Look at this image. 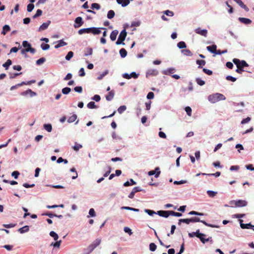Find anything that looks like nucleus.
<instances>
[{
	"instance_id": "864d4df0",
	"label": "nucleus",
	"mask_w": 254,
	"mask_h": 254,
	"mask_svg": "<svg viewBox=\"0 0 254 254\" xmlns=\"http://www.w3.org/2000/svg\"><path fill=\"white\" fill-rule=\"evenodd\" d=\"M185 111L187 114V115L189 116H190L191 115V109L190 107L188 106L185 108Z\"/></svg>"
},
{
	"instance_id": "dca6fc26",
	"label": "nucleus",
	"mask_w": 254,
	"mask_h": 254,
	"mask_svg": "<svg viewBox=\"0 0 254 254\" xmlns=\"http://www.w3.org/2000/svg\"><path fill=\"white\" fill-rule=\"evenodd\" d=\"M239 20L245 24H250L252 23V20L249 18H244V17H239Z\"/></svg>"
},
{
	"instance_id": "412c9836",
	"label": "nucleus",
	"mask_w": 254,
	"mask_h": 254,
	"mask_svg": "<svg viewBox=\"0 0 254 254\" xmlns=\"http://www.w3.org/2000/svg\"><path fill=\"white\" fill-rule=\"evenodd\" d=\"M62 241L61 240L57 241V242L55 243H52L50 244V246H53L54 248H57L58 249H59Z\"/></svg>"
},
{
	"instance_id": "de8ad7c7",
	"label": "nucleus",
	"mask_w": 254,
	"mask_h": 254,
	"mask_svg": "<svg viewBox=\"0 0 254 254\" xmlns=\"http://www.w3.org/2000/svg\"><path fill=\"white\" fill-rule=\"evenodd\" d=\"M194 234L195 235V236L197 238L200 237V236H206L204 234L200 233L199 229L197 230L196 232H195V234Z\"/></svg>"
},
{
	"instance_id": "680f3d73",
	"label": "nucleus",
	"mask_w": 254,
	"mask_h": 254,
	"mask_svg": "<svg viewBox=\"0 0 254 254\" xmlns=\"http://www.w3.org/2000/svg\"><path fill=\"white\" fill-rule=\"evenodd\" d=\"M19 175V173L18 171H13L11 174V176L12 177H13L16 179L18 178V177Z\"/></svg>"
},
{
	"instance_id": "5701e85b",
	"label": "nucleus",
	"mask_w": 254,
	"mask_h": 254,
	"mask_svg": "<svg viewBox=\"0 0 254 254\" xmlns=\"http://www.w3.org/2000/svg\"><path fill=\"white\" fill-rule=\"evenodd\" d=\"M196 64L198 65V68H201L202 66L206 64V62L204 60H197L196 61Z\"/></svg>"
},
{
	"instance_id": "ddd939ff",
	"label": "nucleus",
	"mask_w": 254,
	"mask_h": 254,
	"mask_svg": "<svg viewBox=\"0 0 254 254\" xmlns=\"http://www.w3.org/2000/svg\"><path fill=\"white\" fill-rule=\"evenodd\" d=\"M51 23V21L48 20L46 22L43 23L39 28L38 31L41 32L42 31L46 30Z\"/></svg>"
},
{
	"instance_id": "9b49d317",
	"label": "nucleus",
	"mask_w": 254,
	"mask_h": 254,
	"mask_svg": "<svg viewBox=\"0 0 254 254\" xmlns=\"http://www.w3.org/2000/svg\"><path fill=\"white\" fill-rule=\"evenodd\" d=\"M158 74V71L156 69H148L146 73V77H148L149 76H155L157 75Z\"/></svg>"
},
{
	"instance_id": "f3484780",
	"label": "nucleus",
	"mask_w": 254,
	"mask_h": 254,
	"mask_svg": "<svg viewBox=\"0 0 254 254\" xmlns=\"http://www.w3.org/2000/svg\"><path fill=\"white\" fill-rule=\"evenodd\" d=\"M118 33V31L117 30H115L111 32L110 34V39L112 41H114L116 39Z\"/></svg>"
},
{
	"instance_id": "4468645a",
	"label": "nucleus",
	"mask_w": 254,
	"mask_h": 254,
	"mask_svg": "<svg viewBox=\"0 0 254 254\" xmlns=\"http://www.w3.org/2000/svg\"><path fill=\"white\" fill-rule=\"evenodd\" d=\"M207 50L210 52L216 54L217 52V46L216 45H212V46H209L206 47Z\"/></svg>"
},
{
	"instance_id": "6e6552de",
	"label": "nucleus",
	"mask_w": 254,
	"mask_h": 254,
	"mask_svg": "<svg viewBox=\"0 0 254 254\" xmlns=\"http://www.w3.org/2000/svg\"><path fill=\"white\" fill-rule=\"evenodd\" d=\"M195 32L199 35L206 37L207 35V30L206 29H201L200 28H197L195 29Z\"/></svg>"
},
{
	"instance_id": "a878e982",
	"label": "nucleus",
	"mask_w": 254,
	"mask_h": 254,
	"mask_svg": "<svg viewBox=\"0 0 254 254\" xmlns=\"http://www.w3.org/2000/svg\"><path fill=\"white\" fill-rule=\"evenodd\" d=\"M29 227L28 226H25L19 229L18 231L20 233L22 234V233L28 232L29 231Z\"/></svg>"
},
{
	"instance_id": "1a4fd4ad",
	"label": "nucleus",
	"mask_w": 254,
	"mask_h": 254,
	"mask_svg": "<svg viewBox=\"0 0 254 254\" xmlns=\"http://www.w3.org/2000/svg\"><path fill=\"white\" fill-rule=\"evenodd\" d=\"M157 214L160 216L167 218L171 215V211L160 210L157 211Z\"/></svg>"
},
{
	"instance_id": "423d86ee",
	"label": "nucleus",
	"mask_w": 254,
	"mask_h": 254,
	"mask_svg": "<svg viewBox=\"0 0 254 254\" xmlns=\"http://www.w3.org/2000/svg\"><path fill=\"white\" fill-rule=\"evenodd\" d=\"M75 23L74 24V27L77 28L81 26L83 24V21L81 17H77L75 19Z\"/></svg>"
},
{
	"instance_id": "6e6d98bb",
	"label": "nucleus",
	"mask_w": 254,
	"mask_h": 254,
	"mask_svg": "<svg viewBox=\"0 0 254 254\" xmlns=\"http://www.w3.org/2000/svg\"><path fill=\"white\" fill-rule=\"evenodd\" d=\"M34 8V5L32 3H29L27 5V11L28 12H31Z\"/></svg>"
},
{
	"instance_id": "f03ea898",
	"label": "nucleus",
	"mask_w": 254,
	"mask_h": 254,
	"mask_svg": "<svg viewBox=\"0 0 254 254\" xmlns=\"http://www.w3.org/2000/svg\"><path fill=\"white\" fill-rule=\"evenodd\" d=\"M208 100L212 103H215L217 102H218L220 100H224L226 98L225 96L220 93H215L212 95H210L208 96Z\"/></svg>"
},
{
	"instance_id": "69168bd1",
	"label": "nucleus",
	"mask_w": 254,
	"mask_h": 254,
	"mask_svg": "<svg viewBox=\"0 0 254 254\" xmlns=\"http://www.w3.org/2000/svg\"><path fill=\"white\" fill-rule=\"evenodd\" d=\"M74 90L75 92H78V93H81L82 92V88L81 86H76Z\"/></svg>"
},
{
	"instance_id": "774afa93",
	"label": "nucleus",
	"mask_w": 254,
	"mask_h": 254,
	"mask_svg": "<svg viewBox=\"0 0 254 254\" xmlns=\"http://www.w3.org/2000/svg\"><path fill=\"white\" fill-rule=\"evenodd\" d=\"M89 215L92 217H95L96 215L95 212L93 208H91L89 211Z\"/></svg>"
},
{
	"instance_id": "2f4dec72",
	"label": "nucleus",
	"mask_w": 254,
	"mask_h": 254,
	"mask_svg": "<svg viewBox=\"0 0 254 254\" xmlns=\"http://www.w3.org/2000/svg\"><path fill=\"white\" fill-rule=\"evenodd\" d=\"M11 64V61L10 59H8L4 64H3L2 65L6 69H7L8 67Z\"/></svg>"
},
{
	"instance_id": "e2e57ef3",
	"label": "nucleus",
	"mask_w": 254,
	"mask_h": 254,
	"mask_svg": "<svg viewBox=\"0 0 254 254\" xmlns=\"http://www.w3.org/2000/svg\"><path fill=\"white\" fill-rule=\"evenodd\" d=\"M43 215H46L50 218H53L54 217L57 216V214L51 212H47L46 213L43 214Z\"/></svg>"
},
{
	"instance_id": "58836bf2",
	"label": "nucleus",
	"mask_w": 254,
	"mask_h": 254,
	"mask_svg": "<svg viewBox=\"0 0 254 254\" xmlns=\"http://www.w3.org/2000/svg\"><path fill=\"white\" fill-rule=\"evenodd\" d=\"M189 215H198V216H202L204 215L203 213L198 212L195 211H191L189 213Z\"/></svg>"
},
{
	"instance_id": "ea45409f",
	"label": "nucleus",
	"mask_w": 254,
	"mask_h": 254,
	"mask_svg": "<svg viewBox=\"0 0 254 254\" xmlns=\"http://www.w3.org/2000/svg\"><path fill=\"white\" fill-rule=\"evenodd\" d=\"M239 66H240L241 68H244V67L248 66V64L245 61H242L240 62Z\"/></svg>"
},
{
	"instance_id": "79ce46f5",
	"label": "nucleus",
	"mask_w": 254,
	"mask_h": 254,
	"mask_svg": "<svg viewBox=\"0 0 254 254\" xmlns=\"http://www.w3.org/2000/svg\"><path fill=\"white\" fill-rule=\"evenodd\" d=\"M71 91V89L69 87H64L62 89V93L64 94H67Z\"/></svg>"
},
{
	"instance_id": "2eb2a0df",
	"label": "nucleus",
	"mask_w": 254,
	"mask_h": 254,
	"mask_svg": "<svg viewBox=\"0 0 254 254\" xmlns=\"http://www.w3.org/2000/svg\"><path fill=\"white\" fill-rule=\"evenodd\" d=\"M240 226L242 229H249L250 228L254 227V225H252L251 223L243 224L242 223L243 220L240 219Z\"/></svg>"
},
{
	"instance_id": "49530a36",
	"label": "nucleus",
	"mask_w": 254,
	"mask_h": 254,
	"mask_svg": "<svg viewBox=\"0 0 254 254\" xmlns=\"http://www.w3.org/2000/svg\"><path fill=\"white\" fill-rule=\"evenodd\" d=\"M42 10L39 9L37 10L36 13L33 16V18H36L38 17V16H41L42 15Z\"/></svg>"
},
{
	"instance_id": "5fc2aeb1",
	"label": "nucleus",
	"mask_w": 254,
	"mask_h": 254,
	"mask_svg": "<svg viewBox=\"0 0 254 254\" xmlns=\"http://www.w3.org/2000/svg\"><path fill=\"white\" fill-rule=\"evenodd\" d=\"M22 45L25 49L29 48L31 47V45L27 41H23Z\"/></svg>"
},
{
	"instance_id": "338daca9",
	"label": "nucleus",
	"mask_w": 254,
	"mask_h": 254,
	"mask_svg": "<svg viewBox=\"0 0 254 254\" xmlns=\"http://www.w3.org/2000/svg\"><path fill=\"white\" fill-rule=\"evenodd\" d=\"M154 97V94L152 92H150L148 93L147 95V98L148 99H153Z\"/></svg>"
},
{
	"instance_id": "3c124183",
	"label": "nucleus",
	"mask_w": 254,
	"mask_h": 254,
	"mask_svg": "<svg viewBox=\"0 0 254 254\" xmlns=\"http://www.w3.org/2000/svg\"><path fill=\"white\" fill-rule=\"evenodd\" d=\"M196 82H197V83L198 85H199L200 86H202L205 84L204 81L202 80V79H201L199 78H197L196 79Z\"/></svg>"
},
{
	"instance_id": "7ed1b4c3",
	"label": "nucleus",
	"mask_w": 254,
	"mask_h": 254,
	"mask_svg": "<svg viewBox=\"0 0 254 254\" xmlns=\"http://www.w3.org/2000/svg\"><path fill=\"white\" fill-rule=\"evenodd\" d=\"M127 35V33L126 32V29H124L120 33L119 36L118 37V39L116 44L117 45H120L122 44L124 45L125 43H123V42L125 41Z\"/></svg>"
},
{
	"instance_id": "37998d69",
	"label": "nucleus",
	"mask_w": 254,
	"mask_h": 254,
	"mask_svg": "<svg viewBox=\"0 0 254 254\" xmlns=\"http://www.w3.org/2000/svg\"><path fill=\"white\" fill-rule=\"evenodd\" d=\"M204 236H200V237H198L203 244H205L206 242H208L209 239L211 238V237H210L207 239H204Z\"/></svg>"
},
{
	"instance_id": "f704fd0d",
	"label": "nucleus",
	"mask_w": 254,
	"mask_h": 254,
	"mask_svg": "<svg viewBox=\"0 0 254 254\" xmlns=\"http://www.w3.org/2000/svg\"><path fill=\"white\" fill-rule=\"evenodd\" d=\"M177 46L180 49H183V48H186L187 45H186L185 42H184V41H181L178 43Z\"/></svg>"
},
{
	"instance_id": "c85d7f7f",
	"label": "nucleus",
	"mask_w": 254,
	"mask_h": 254,
	"mask_svg": "<svg viewBox=\"0 0 254 254\" xmlns=\"http://www.w3.org/2000/svg\"><path fill=\"white\" fill-rule=\"evenodd\" d=\"M115 15V12L113 10H110L107 13V17L109 19L113 18Z\"/></svg>"
},
{
	"instance_id": "13d9d810",
	"label": "nucleus",
	"mask_w": 254,
	"mask_h": 254,
	"mask_svg": "<svg viewBox=\"0 0 254 254\" xmlns=\"http://www.w3.org/2000/svg\"><path fill=\"white\" fill-rule=\"evenodd\" d=\"M171 215L176 216V217H180L182 215V213L179 212H176L173 211H171Z\"/></svg>"
},
{
	"instance_id": "f257e3e1",
	"label": "nucleus",
	"mask_w": 254,
	"mask_h": 254,
	"mask_svg": "<svg viewBox=\"0 0 254 254\" xmlns=\"http://www.w3.org/2000/svg\"><path fill=\"white\" fill-rule=\"evenodd\" d=\"M100 29H104V28H96V27H90L86 28H82L80 29L78 33L79 35H82L84 33L90 34L92 33L93 35H98L100 34L101 30Z\"/></svg>"
},
{
	"instance_id": "39448f33",
	"label": "nucleus",
	"mask_w": 254,
	"mask_h": 254,
	"mask_svg": "<svg viewBox=\"0 0 254 254\" xmlns=\"http://www.w3.org/2000/svg\"><path fill=\"white\" fill-rule=\"evenodd\" d=\"M190 220H191V223L200 222L202 223L203 224H204L205 226H207L208 227H210L212 228L217 227V226H216L215 225L207 223L205 221L200 220V218L198 217H191V218H190Z\"/></svg>"
},
{
	"instance_id": "052dcab7",
	"label": "nucleus",
	"mask_w": 254,
	"mask_h": 254,
	"mask_svg": "<svg viewBox=\"0 0 254 254\" xmlns=\"http://www.w3.org/2000/svg\"><path fill=\"white\" fill-rule=\"evenodd\" d=\"M203 71L205 73H206V74H208L209 75H212V73H213L211 70H209L208 69L205 68H203Z\"/></svg>"
},
{
	"instance_id": "473e14b6",
	"label": "nucleus",
	"mask_w": 254,
	"mask_h": 254,
	"mask_svg": "<svg viewBox=\"0 0 254 254\" xmlns=\"http://www.w3.org/2000/svg\"><path fill=\"white\" fill-rule=\"evenodd\" d=\"M44 127L48 132H51L52 130V125L50 124H45L44 125Z\"/></svg>"
},
{
	"instance_id": "09e8293b",
	"label": "nucleus",
	"mask_w": 254,
	"mask_h": 254,
	"mask_svg": "<svg viewBox=\"0 0 254 254\" xmlns=\"http://www.w3.org/2000/svg\"><path fill=\"white\" fill-rule=\"evenodd\" d=\"M82 147V146L81 144L75 143V145L73 147V148L75 151H77Z\"/></svg>"
},
{
	"instance_id": "72a5a7b5",
	"label": "nucleus",
	"mask_w": 254,
	"mask_h": 254,
	"mask_svg": "<svg viewBox=\"0 0 254 254\" xmlns=\"http://www.w3.org/2000/svg\"><path fill=\"white\" fill-rule=\"evenodd\" d=\"M87 106L89 109H95L97 108V107L95 105V103L93 101L88 103Z\"/></svg>"
},
{
	"instance_id": "4be33fe9",
	"label": "nucleus",
	"mask_w": 254,
	"mask_h": 254,
	"mask_svg": "<svg viewBox=\"0 0 254 254\" xmlns=\"http://www.w3.org/2000/svg\"><path fill=\"white\" fill-rule=\"evenodd\" d=\"M181 222L185 223L187 224H189L190 223H191L190 218L180 219L179 220V225H180Z\"/></svg>"
},
{
	"instance_id": "aec40b11",
	"label": "nucleus",
	"mask_w": 254,
	"mask_h": 254,
	"mask_svg": "<svg viewBox=\"0 0 254 254\" xmlns=\"http://www.w3.org/2000/svg\"><path fill=\"white\" fill-rule=\"evenodd\" d=\"M10 30V28L8 25H5L2 28L1 34L5 35Z\"/></svg>"
},
{
	"instance_id": "f8f14e48",
	"label": "nucleus",
	"mask_w": 254,
	"mask_h": 254,
	"mask_svg": "<svg viewBox=\"0 0 254 254\" xmlns=\"http://www.w3.org/2000/svg\"><path fill=\"white\" fill-rule=\"evenodd\" d=\"M160 171H159V168L157 167L155 168L154 170L150 171L148 172V175L152 176L155 175V177L156 178H158L160 174Z\"/></svg>"
},
{
	"instance_id": "a19ab883",
	"label": "nucleus",
	"mask_w": 254,
	"mask_h": 254,
	"mask_svg": "<svg viewBox=\"0 0 254 254\" xmlns=\"http://www.w3.org/2000/svg\"><path fill=\"white\" fill-rule=\"evenodd\" d=\"M156 248H157V246L154 243H152L149 245V249L151 251H152V252L155 251L156 250Z\"/></svg>"
},
{
	"instance_id": "0eeeda50",
	"label": "nucleus",
	"mask_w": 254,
	"mask_h": 254,
	"mask_svg": "<svg viewBox=\"0 0 254 254\" xmlns=\"http://www.w3.org/2000/svg\"><path fill=\"white\" fill-rule=\"evenodd\" d=\"M138 74H136L135 72H132L130 74L127 73H124L123 74V77L127 79H130L131 77L136 79L138 78Z\"/></svg>"
},
{
	"instance_id": "cd10ccee",
	"label": "nucleus",
	"mask_w": 254,
	"mask_h": 254,
	"mask_svg": "<svg viewBox=\"0 0 254 254\" xmlns=\"http://www.w3.org/2000/svg\"><path fill=\"white\" fill-rule=\"evenodd\" d=\"M130 182H131V183H129V181H127V182H125L124 184V186L125 187H128V186H129L131 185H135L136 184V182L135 181H134L132 179H130Z\"/></svg>"
},
{
	"instance_id": "8fccbe9b",
	"label": "nucleus",
	"mask_w": 254,
	"mask_h": 254,
	"mask_svg": "<svg viewBox=\"0 0 254 254\" xmlns=\"http://www.w3.org/2000/svg\"><path fill=\"white\" fill-rule=\"evenodd\" d=\"M35 82H36V81L35 80H32L31 81H29L27 82V83L25 82H22V83H21L20 84H18V86H21V85H22L31 84L32 83H35Z\"/></svg>"
},
{
	"instance_id": "bb28decb",
	"label": "nucleus",
	"mask_w": 254,
	"mask_h": 254,
	"mask_svg": "<svg viewBox=\"0 0 254 254\" xmlns=\"http://www.w3.org/2000/svg\"><path fill=\"white\" fill-rule=\"evenodd\" d=\"M120 54L122 58H125L127 55V52L126 49L122 48L120 50Z\"/></svg>"
},
{
	"instance_id": "7c9ffc66",
	"label": "nucleus",
	"mask_w": 254,
	"mask_h": 254,
	"mask_svg": "<svg viewBox=\"0 0 254 254\" xmlns=\"http://www.w3.org/2000/svg\"><path fill=\"white\" fill-rule=\"evenodd\" d=\"M175 72V69L174 68H169L167 70L163 71V73L166 75H171L173 74Z\"/></svg>"
},
{
	"instance_id": "a211bd4d",
	"label": "nucleus",
	"mask_w": 254,
	"mask_h": 254,
	"mask_svg": "<svg viewBox=\"0 0 254 254\" xmlns=\"http://www.w3.org/2000/svg\"><path fill=\"white\" fill-rule=\"evenodd\" d=\"M58 44L55 46V48L58 49L61 47L66 46L67 43L64 42L63 40H61L58 41Z\"/></svg>"
},
{
	"instance_id": "0e129e2a",
	"label": "nucleus",
	"mask_w": 254,
	"mask_h": 254,
	"mask_svg": "<svg viewBox=\"0 0 254 254\" xmlns=\"http://www.w3.org/2000/svg\"><path fill=\"white\" fill-rule=\"evenodd\" d=\"M124 231L126 233H128L129 235H131L132 234V232H131V230L127 227H126L124 228Z\"/></svg>"
},
{
	"instance_id": "4c0bfd02",
	"label": "nucleus",
	"mask_w": 254,
	"mask_h": 254,
	"mask_svg": "<svg viewBox=\"0 0 254 254\" xmlns=\"http://www.w3.org/2000/svg\"><path fill=\"white\" fill-rule=\"evenodd\" d=\"M127 109V107L125 105H123L120 106L118 109V111L120 114L123 113Z\"/></svg>"
},
{
	"instance_id": "e433bc0d",
	"label": "nucleus",
	"mask_w": 254,
	"mask_h": 254,
	"mask_svg": "<svg viewBox=\"0 0 254 254\" xmlns=\"http://www.w3.org/2000/svg\"><path fill=\"white\" fill-rule=\"evenodd\" d=\"M73 56V53L72 51L69 52L65 56V59L67 61L70 60Z\"/></svg>"
},
{
	"instance_id": "c756f323",
	"label": "nucleus",
	"mask_w": 254,
	"mask_h": 254,
	"mask_svg": "<svg viewBox=\"0 0 254 254\" xmlns=\"http://www.w3.org/2000/svg\"><path fill=\"white\" fill-rule=\"evenodd\" d=\"M50 235L53 237L55 241H57L59 238L58 235L54 231H51L50 232Z\"/></svg>"
},
{
	"instance_id": "603ef678",
	"label": "nucleus",
	"mask_w": 254,
	"mask_h": 254,
	"mask_svg": "<svg viewBox=\"0 0 254 254\" xmlns=\"http://www.w3.org/2000/svg\"><path fill=\"white\" fill-rule=\"evenodd\" d=\"M41 48L43 50H47L50 48V45L47 44H42L41 45Z\"/></svg>"
},
{
	"instance_id": "b1692460",
	"label": "nucleus",
	"mask_w": 254,
	"mask_h": 254,
	"mask_svg": "<svg viewBox=\"0 0 254 254\" xmlns=\"http://www.w3.org/2000/svg\"><path fill=\"white\" fill-rule=\"evenodd\" d=\"M182 53L187 56H192V54L191 51L189 49H184L182 50Z\"/></svg>"
},
{
	"instance_id": "c9c22d12",
	"label": "nucleus",
	"mask_w": 254,
	"mask_h": 254,
	"mask_svg": "<svg viewBox=\"0 0 254 254\" xmlns=\"http://www.w3.org/2000/svg\"><path fill=\"white\" fill-rule=\"evenodd\" d=\"M207 193L209 197H213L216 195L217 192L212 190H207Z\"/></svg>"
},
{
	"instance_id": "20e7f679",
	"label": "nucleus",
	"mask_w": 254,
	"mask_h": 254,
	"mask_svg": "<svg viewBox=\"0 0 254 254\" xmlns=\"http://www.w3.org/2000/svg\"><path fill=\"white\" fill-rule=\"evenodd\" d=\"M101 242V239H96L88 247V250L90 253L92 252Z\"/></svg>"
},
{
	"instance_id": "9d476101",
	"label": "nucleus",
	"mask_w": 254,
	"mask_h": 254,
	"mask_svg": "<svg viewBox=\"0 0 254 254\" xmlns=\"http://www.w3.org/2000/svg\"><path fill=\"white\" fill-rule=\"evenodd\" d=\"M248 204V202L246 200H238L235 201V205L237 207H244L246 206Z\"/></svg>"
},
{
	"instance_id": "393cba45",
	"label": "nucleus",
	"mask_w": 254,
	"mask_h": 254,
	"mask_svg": "<svg viewBox=\"0 0 254 254\" xmlns=\"http://www.w3.org/2000/svg\"><path fill=\"white\" fill-rule=\"evenodd\" d=\"M77 119V116L75 114H73L67 120V122L69 123H71L74 122Z\"/></svg>"
},
{
	"instance_id": "6ab92c4d",
	"label": "nucleus",
	"mask_w": 254,
	"mask_h": 254,
	"mask_svg": "<svg viewBox=\"0 0 254 254\" xmlns=\"http://www.w3.org/2000/svg\"><path fill=\"white\" fill-rule=\"evenodd\" d=\"M114 96V91L113 90L111 91L106 96V99L107 101H111L113 99Z\"/></svg>"
},
{
	"instance_id": "a18cd8bd",
	"label": "nucleus",
	"mask_w": 254,
	"mask_h": 254,
	"mask_svg": "<svg viewBox=\"0 0 254 254\" xmlns=\"http://www.w3.org/2000/svg\"><path fill=\"white\" fill-rule=\"evenodd\" d=\"M144 211L150 216H153L154 214H157L154 211L150 209H145Z\"/></svg>"
},
{
	"instance_id": "bf43d9fd",
	"label": "nucleus",
	"mask_w": 254,
	"mask_h": 254,
	"mask_svg": "<svg viewBox=\"0 0 254 254\" xmlns=\"http://www.w3.org/2000/svg\"><path fill=\"white\" fill-rule=\"evenodd\" d=\"M226 79L227 80H229V81H231L232 82H235L236 81V78L235 77H234L232 76H230V75H228L226 76Z\"/></svg>"
},
{
	"instance_id": "c03bdc74",
	"label": "nucleus",
	"mask_w": 254,
	"mask_h": 254,
	"mask_svg": "<svg viewBox=\"0 0 254 254\" xmlns=\"http://www.w3.org/2000/svg\"><path fill=\"white\" fill-rule=\"evenodd\" d=\"M46 61L45 58H41L36 61V64L37 65H41Z\"/></svg>"
},
{
	"instance_id": "4d7b16f0",
	"label": "nucleus",
	"mask_w": 254,
	"mask_h": 254,
	"mask_svg": "<svg viewBox=\"0 0 254 254\" xmlns=\"http://www.w3.org/2000/svg\"><path fill=\"white\" fill-rule=\"evenodd\" d=\"M91 8L92 9L95 8L96 9H99L100 8V5L97 3H93L91 4Z\"/></svg>"
}]
</instances>
